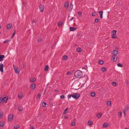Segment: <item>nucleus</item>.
Here are the masks:
<instances>
[{
  "instance_id": "nucleus-44",
  "label": "nucleus",
  "mask_w": 129,
  "mask_h": 129,
  "mask_svg": "<svg viewBox=\"0 0 129 129\" xmlns=\"http://www.w3.org/2000/svg\"><path fill=\"white\" fill-rule=\"evenodd\" d=\"M129 109V108L128 107V106H127V107H126L125 108V110H126V111H127Z\"/></svg>"
},
{
  "instance_id": "nucleus-14",
  "label": "nucleus",
  "mask_w": 129,
  "mask_h": 129,
  "mask_svg": "<svg viewBox=\"0 0 129 129\" xmlns=\"http://www.w3.org/2000/svg\"><path fill=\"white\" fill-rule=\"evenodd\" d=\"M77 29V28L75 27H70V31H74Z\"/></svg>"
},
{
  "instance_id": "nucleus-35",
  "label": "nucleus",
  "mask_w": 129,
  "mask_h": 129,
  "mask_svg": "<svg viewBox=\"0 0 129 129\" xmlns=\"http://www.w3.org/2000/svg\"><path fill=\"white\" fill-rule=\"evenodd\" d=\"M71 125L72 126H74L75 125V121L73 120V122H72L71 123Z\"/></svg>"
},
{
  "instance_id": "nucleus-63",
  "label": "nucleus",
  "mask_w": 129,
  "mask_h": 129,
  "mask_svg": "<svg viewBox=\"0 0 129 129\" xmlns=\"http://www.w3.org/2000/svg\"><path fill=\"white\" fill-rule=\"evenodd\" d=\"M125 129H128V128H125Z\"/></svg>"
},
{
  "instance_id": "nucleus-5",
  "label": "nucleus",
  "mask_w": 129,
  "mask_h": 129,
  "mask_svg": "<svg viewBox=\"0 0 129 129\" xmlns=\"http://www.w3.org/2000/svg\"><path fill=\"white\" fill-rule=\"evenodd\" d=\"M44 6L43 5H41L39 6V10L41 12H42L44 11Z\"/></svg>"
},
{
  "instance_id": "nucleus-8",
  "label": "nucleus",
  "mask_w": 129,
  "mask_h": 129,
  "mask_svg": "<svg viewBox=\"0 0 129 129\" xmlns=\"http://www.w3.org/2000/svg\"><path fill=\"white\" fill-rule=\"evenodd\" d=\"M118 53V52L117 50H114L113 51L112 53L113 56H116V55Z\"/></svg>"
},
{
  "instance_id": "nucleus-37",
  "label": "nucleus",
  "mask_w": 129,
  "mask_h": 129,
  "mask_svg": "<svg viewBox=\"0 0 129 129\" xmlns=\"http://www.w3.org/2000/svg\"><path fill=\"white\" fill-rule=\"evenodd\" d=\"M37 97L38 99H40L41 97V95L39 93H38L37 96Z\"/></svg>"
},
{
  "instance_id": "nucleus-12",
  "label": "nucleus",
  "mask_w": 129,
  "mask_h": 129,
  "mask_svg": "<svg viewBox=\"0 0 129 129\" xmlns=\"http://www.w3.org/2000/svg\"><path fill=\"white\" fill-rule=\"evenodd\" d=\"M111 59L114 61H115L117 59V57L116 56H112Z\"/></svg>"
},
{
  "instance_id": "nucleus-11",
  "label": "nucleus",
  "mask_w": 129,
  "mask_h": 129,
  "mask_svg": "<svg viewBox=\"0 0 129 129\" xmlns=\"http://www.w3.org/2000/svg\"><path fill=\"white\" fill-rule=\"evenodd\" d=\"M98 13H99L100 17L101 19H102L103 18V11H99Z\"/></svg>"
},
{
  "instance_id": "nucleus-4",
  "label": "nucleus",
  "mask_w": 129,
  "mask_h": 129,
  "mask_svg": "<svg viewBox=\"0 0 129 129\" xmlns=\"http://www.w3.org/2000/svg\"><path fill=\"white\" fill-rule=\"evenodd\" d=\"M13 66L14 68V69L15 73L17 74H18L20 71L19 69V68L18 67H15L14 65H13Z\"/></svg>"
},
{
  "instance_id": "nucleus-51",
  "label": "nucleus",
  "mask_w": 129,
  "mask_h": 129,
  "mask_svg": "<svg viewBox=\"0 0 129 129\" xmlns=\"http://www.w3.org/2000/svg\"><path fill=\"white\" fill-rule=\"evenodd\" d=\"M22 65H23V68H24L25 67H26V65L24 64V63H22Z\"/></svg>"
},
{
  "instance_id": "nucleus-49",
  "label": "nucleus",
  "mask_w": 129,
  "mask_h": 129,
  "mask_svg": "<svg viewBox=\"0 0 129 129\" xmlns=\"http://www.w3.org/2000/svg\"><path fill=\"white\" fill-rule=\"evenodd\" d=\"M121 113L120 112H118V115L119 116H121Z\"/></svg>"
},
{
  "instance_id": "nucleus-3",
  "label": "nucleus",
  "mask_w": 129,
  "mask_h": 129,
  "mask_svg": "<svg viewBox=\"0 0 129 129\" xmlns=\"http://www.w3.org/2000/svg\"><path fill=\"white\" fill-rule=\"evenodd\" d=\"M3 98L0 97V104H1L4 102L7 101L8 99V98L7 96L5 95H3Z\"/></svg>"
},
{
  "instance_id": "nucleus-59",
  "label": "nucleus",
  "mask_w": 129,
  "mask_h": 129,
  "mask_svg": "<svg viewBox=\"0 0 129 129\" xmlns=\"http://www.w3.org/2000/svg\"><path fill=\"white\" fill-rule=\"evenodd\" d=\"M70 5H72V6H73V4L72 3V1L70 3Z\"/></svg>"
},
{
  "instance_id": "nucleus-46",
  "label": "nucleus",
  "mask_w": 129,
  "mask_h": 129,
  "mask_svg": "<svg viewBox=\"0 0 129 129\" xmlns=\"http://www.w3.org/2000/svg\"><path fill=\"white\" fill-rule=\"evenodd\" d=\"M99 21V19H96L95 20V21L96 22H98Z\"/></svg>"
},
{
  "instance_id": "nucleus-31",
  "label": "nucleus",
  "mask_w": 129,
  "mask_h": 129,
  "mask_svg": "<svg viewBox=\"0 0 129 129\" xmlns=\"http://www.w3.org/2000/svg\"><path fill=\"white\" fill-rule=\"evenodd\" d=\"M77 50L79 52H80L81 51V49L80 48H78L77 49Z\"/></svg>"
},
{
  "instance_id": "nucleus-16",
  "label": "nucleus",
  "mask_w": 129,
  "mask_h": 129,
  "mask_svg": "<svg viewBox=\"0 0 129 129\" xmlns=\"http://www.w3.org/2000/svg\"><path fill=\"white\" fill-rule=\"evenodd\" d=\"M5 125V122L4 121L0 122V126L1 127Z\"/></svg>"
},
{
  "instance_id": "nucleus-34",
  "label": "nucleus",
  "mask_w": 129,
  "mask_h": 129,
  "mask_svg": "<svg viewBox=\"0 0 129 129\" xmlns=\"http://www.w3.org/2000/svg\"><path fill=\"white\" fill-rule=\"evenodd\" d=\"M106 71V69L104 67L103 68H102V71L103 72H105Z\"/></svg>"
},
{
  "instance_id": "nucleus-19",
  "label": "nucleus",
  "mask_w": 129,
  "mask_h": 129,
  "mask_svg": "<svg viewBox=\"0 0 129 129\" xmlns=\"http://www.w3.org/2000/svg\"><path fill=\"white\" fill-rule=\"evenodd\" d=\"M112 35H115L116 33V30H114L111 32Z\"/></svg>"
},
{
  "instance_id": "nucleus-43",
  "label": "nucleus",
  "mask_w": 129,
  "mask_h": 129,
  "mask_svg": "<svg viewBox=\"0 0 129 129\" xmlns=\"http://www.w3.org/2000/svg\"><path fill=\"white\" fill-rule=\"evenodd\" d=\"M9 40H5L4 42V43H7L8 42H9Z\"/></svg>"
},
{
  "instance_id": "nucleus-23",
  "label": "nucleus",
  "mask_w": 129,
  "mask_h": 129,
  "mask_svg": "<svg viewBox=\"0 0 129 129\" xmlns=\"http://www.w3.org/2000/svg\"><path fill=\"white\" fill-rule=\"evenodd\" d=\"M49 66L47 65H46L45 68V71H47L49 69Z\"/></svg>"
},
{
  "instance_id": "nucleus-6",
  "label": "nucleus",
  "mask_w": 129,
  "mask_h": 129,
  "mask_svg": "<svg viewBox=\"0 0 129 129\" xmlns=\"http://www.w3.org/2000/svg\"><path fill=\"white\" fill-rule=\"evenodd\" d=\"M13 115H9V116L8 117V120L9 121H11L12 120L13 117Z\"/></svg>"
},
{
  "instance_id": "nucleus-55",
  "label": "nucleus",
  "mask_w": 129,
  "mask_h": 129,
  "mask_svg": "<svg viewBox=\"0 0 129 129\" xmlns=\"http://www.w3.org/2000/svg\"><path fill=\"white\" fill-rule=\"evenodd\" d=\"M34 128L33 126H31L30 127V129H34Z\"/></svg>"
},
{
  "instance_id": "nucleus-52",
  "label": "nucleus",
  "mask_w": 129,
  "mask_h": 129,
  "mask_svg": "<svg viewBox=\"0 0 129 129\" xmlns=\"http://www.w3.org/2000/svg\"><path fill=\"white\" fill-rule=\"evenodd\" d=\"M68 118V117L67 116H65L64 117V119H66Z\"/></svg>"
},
{
  "instance_id": "nucleus-30",
  "label": "nucleus",
  "mask_w": 129,
  "mask_h": 129,
  "mask_svg": "<svg viewBox=\"0 0 129 129\" xmlns=\"http://www.w3.org/2000/svg\"><path fill=\"white\" fill-rule=\"evenodd\" d=\"M67 58V56L66 55H65L63 56L62 58L63 59L66 60Z\"/></svg>"
},
{
  "instance_id": "nucleus-17",
  "label": "nucleus",
  "mask_w": 129,
  "mask_h": 129,
  "mask_svg": "<svg viewBox=\"0 0 129 129\" xmlns=\"http://www.w3.org/2000/svg\"><path fill=\"white\" fill-rule=\"evenodd\" d=\"M18 98L19 99H21L22 98V96H23L22 93V92L20 93V94H18Z\"/></svg>"
},
{
  "instance_id": "nucleus-27",
  "label": "nucleus",
  "mask_w": 129,
  "mask_h": 129,
  "mask_svg": "<svg viewBox=\"0 0 129 129\" xmlns=\"http://www.w3.org/2000/svg\"><path fill=\"white\" fill-rule=\"evenodd\" d=\"M93 122L92 121H88V123L89 125H91L93 124Z\"/></svg>"
},
{
  "instance_id": "nucleus-20",
  "label": "nucleus",
  "mask_w": 129,
  "mask_h": 129,
  "mask_svg": "<svg viewBox=\"0 0 129 129\" xmlns=\"http://www.w3.org/2000/svg\"><path fill=\"white\" fill-rule=\"evenodd\" d=\"M36 80V79L35 78H31L30 81L31 82H34Z\"/></svg>"
},
{
  "instance_id": "nucleus-38",
  "label": "nucleus",
  "mask_w": 129,
  "mask_h": 129,
  "mask_svg": "<svg viewBox=\"0 0 129 129\" xmlns=\"http://www.w3.org/2000/svg\"><path fill=\"white\" fill-rule=\"evenodd\" d=\"M68 110V108L67 107L64 111L63 113V114H65L66 113L67 111Z\"/></svg>"
},
{
  "instance_id": "nucleus-1",
  "label": "nucleus",
  "mask_w": 129,
  "mask_h": 129,
  "mask_svg": "<svg viewBox=\"0 0 129 129\" xmlns=\"http://www.w3.org/2000/svg\"><path fill=\"white\" fill-rule=\"evenodd\" d=\"M82 72L80 70H77L74 74L75 77L77 78H81L82 76Z\"/></svg>"
},
{
  "instance_id": "nucleus-42",
  "label": "nucleus",
  "mask_w": 129,
  "mask_h": 129,
  "mask_svg": "<svg viewBox=\"0 0 129 129\" xmlns=\"http://www.w3.org/2000/svg\"><path fill=\"white\" fill-rule=\"evenodd\" d=\"M112 35V38L113 39H115L116 38V36L115 35Z\"/></svg>"
},
{
  "instance_id": "nucleus-28",
  "label": "nucleus",
  "mask_w": 129,
  "mask_h": 129,
  "mask_svg": "<svg viewBox=\"0 0 129 129\" xmlns=\"http://www.w3.org/2000/svg\"><path fill=\"white\" fill-rule=\"evenodd\" d=\"M23 107L22 106H20L18 108V109L19 111H21L23 109Z\"/></svg>"
},
{
  "instance_id": "nucleus-15",
  "label": "nucleus",
  "mask_w": 129,
  "mask_h": 129,
  "mask_svg": "<svg viewBox=\"0 0 129 129\" xmlns=\"http://www.w3.org/2000/svg\"><path fill=\"white\" fill-rule=\"evenodd\" d=\"M108 126V124L106 123H104L103 125V127L104 128H106Z\"/></svg>"
},
{
  "instance_id": "nucleus-40",
  "label": "nucleus",
  "mask_w": 129,
  "mask_h": 129,
  "mask_svg": "<svg viewBox=\"0 0 129 129\" xmlns=\"http://www.w3.org/2000/svg\"><path fill=\"white\" fill-rule=\"evenodd\" d=\"M15 30L14 33H13V34L12 36H11V38H13V37H14V35H15Z\"/></svg>"
},
{
  "instance_id": "nucleus-2",
  "label": "nucleus",
  "mask_w": 129,
  "mask_h": 129,
  "mask_svg": "<svg viewBox=\"0 0 129 129\" xmlns=\"http://www.w3.org/2000/svg\"><path fill=\"white\" fill-rule=\"evenodd\" d=\"M80 96V94H79L75 93V94H69L68 95V98L69 99L71 98V97H72L74 99L77 100L79 98Z\"/></svg>"
},
{
  "instance_id": "nucleus-48",
  "label": "nucleus",
  "mask_w": 129,
  "mask_h": 129,
  "mask_svg": "<svg viewBox=\"0 0 129 129\" xmlns=\"http://www.w3.org/2000/svg\"><path fill=\"white\" fill-rule=\"evenodd\" d=\"M95 13H93L92 14V16H95Z\"/></svg>"
},
{
  "instance_id": "nucleus-39",
  "label": "nucleus",
  "mask_w": 129,
  "mask_h": 129,
  "mask_svg": "<svg viewBox=\"0 0 129 129\" xmlns=\"http://www.w3.org/2000/svg\"><path fill=\"white\" fill-rule=\"evenodd\" d=\"M107 104L109 106H110L111 104V103L110 101H108L107 103Z\"/></svg>"
},
{
  "instance_id": "nucleus-62",
  "label": "nucleus",
  "mask_w": 129,
  "mask_h": 129,
  "mask_svg": "<svg viewBox=\"0 0 129 129\" xmlns=\"http://www.w3.org/2000/svg\"><path fill=\"white\" fill-rule=\"evenodd\" d=\"M46 89H45V92H44V94H45V92H46Z\"/></svg>"
},
{
  "instance_id": "nucleus-50",
  "label": "nucleus",
  "mask_w": 129,
  "mask_h": 129,
  "mask_svg": "<svg viewBox=\"0 0 129 129\" xmlns=\"http://www.w3.org/2000/svg\"><path fill=\"white\" fill-rule=\"evenodd\" d=\"M71 72H68L67 73V74L68 75H70L71 74Z\"/></svg>"
},
{
  "instance_id": "nucleus-58",
  "label": "nucleus",
  "mask_w": 129,
  "mask_h": 129,
  "mask_svg": "<svg viewBox=\"0 0 129 129\" xmlns=\"http://www.w3.org/2000/svg\"><path fill=\"white\" fill-rule=\"evenodd\" d=\"M55 91L56 92H58V90H57V89H55Z\"/></svg>"
},
{
  "instance_id": "nucleus-57",
  "label": "nucleus",
  "mask_w": 129,
  "mask_h": 129,
  "mask_svg": "<svg viewBox=\"0 0 129 129\" xmlns=\"http://www.w3.org/2000/svg\"><path fill=\"white\" fill-rule=\"evenodd\" d=\"M23 5H24L25 6V5H26V4L24 2H23Z\"/></svg>"
},
{
  "instance_id": "nucleus-33",
  "label": "nucleus",
  "mask_w": 129,
  "mask_h": 129,
  "mask_svg": "<svg viewBox=\"0 0 129 129\" xmlns=\"http://www.w3.org/2000/svg\"><path fill=\"white\" fill-rule=\"evenodd\" d=\"M19 127V125L14 126V128L15 129H18Z\"/></svg>"
},
{
  "instance_id": "nucleus-53",
  "label": "nucleus",
  "mask_w": 129,
  "mask_h": 129,
  "mask_svg": "<svg viewBox=\"0 0 129 129\" xmlns=\"http://www.w3.org/2000/svg\"><path fill=\"white\" fill-rule=\"evenodd\" d=\"M34 23H35V20H33V21H32V24H33Z\"/></svg>"
},
{
  "instance_id": "nucleus-7",
  "label": "nucleus",
  "mask_w": 129,
  "mask_h": 129,
  "mask_svg": "<svg viewBox=\"0 0 129 129\" xmlns=\"http://www.w3.org/2000/svg\"><path fill=\"white\" fill-rule=\"evenodd\" d=\"M4 65L2 63L0 64V71L2 72H3L4 71L3 67Z\"/></svg>"
},
{
  "instance_id": "nucleus-56",
  "label": "nucleus",
  "mask_w": 129,
  "mask_h": 129,
  "mask_svg": "<svg viewBox=\"0 0 129 129\" xmlns=\"http://www.w3.org/2000/svg\"><path fill=\"white\" fill-rule=\"evenodd\" d=\"M75 18L72 17L70 19V21H72V20L74 19Z\"/></svg>"
},
{
  "instance_id": "nucleus-29",
  "label": "nucleus",
  "mask_w": 129,
  "mask_h": 129,
  "mask_svg": "<svg viewBox=\"0 0 129 129\" xmlns=\"http://www.w3.org/2000/svg\"><path fill=\"white\" fill-rule=\"evenodd\" d=\"M3 112L2 110H0V116L1 117H2L3 116Z\"/></svg>"
},
{
  "instance_id": "nucleus-9",
  "label": "nucleus",
  "mask_w": 129,
  "mask_h": 129,
  "mask_svg": "<svg viewBox=\"0 0 129 129\" xmlns=\"http://www.w3.org/2000/svg\"><path fill=\"white\" fill-rule=\"evenodd\" d=\"M36 86V84L35 83H33L31 84L30 86V88L32 89H34Z\"/></svg>"
},
{
  "instance_id": "nucleus-24",
  "label": "nucleus",
  "mask_w": 129,
  "mask_h": 129,
  "mask_svg": "<svg viewBox=\"0 0 129 129\" xmlns=\"http://www.w3.org/2000/svg\"><path fill=\"white\" fill-rule=\"evenodd\" d=\"M62 24V21H60L58 23V27L60 26Z\"/></svg>"
},
{
  "instance_id": "nucleus-25",
  "label": "nucleus",
  "mask_w": 129,
  "mask_h": 129,
  "mask_svg": "<svg viewBox=\"0 0 129 129\" xmlns=\"http://www.w3.org/2000/svg\"><path fill=\"white\" fill-rule=\"evenodd\" d=\"M46 103L45 102H43L42 103V106L43 107H46Z\"/></svg>"
},
{
  "instance_id": "nucleus-13",
  "label": "nucleus",
  "mask_w": 129,
  "mask_h": 129,
  "mask_svg": "<svg viewBox=\"0 0 129 129\" xmlns=\"http://www.w3.org/2000/svg\"><path fill=\"white\" fill-rule=\"evenodd\" d=\"M5 56L3 55H0V61H3V59L4 58Z\"/></svg>"
},
{
  "instance_id": "nucleus-36",
  "label": "nucleus",
  "mask_w": 129,
  "mask_h": 129,
  "mask_svg": "<svg viewBox=\"0 0 129 129\" xmlns=\"http://www.w3.org/2000/svg\"><path fill=\"white\" fill-rule=\"evenodd\" d=\"M65 98L64 95L63 94L61 95L60 96V98L62 99H64Z\"/></svg>"
},
{
  "instance_id": "nucleus-61",
  "label": "nucleus",
  "mask_w": 129,
  "mask_h": 129,
  "mask_svg": "<svg viewBox=\"0 0 129 129\" xmlns=\"http://www.w3.org/2000/svg\"><path fill=\"white\" fill-rule=\"evenodd\" d=\"M84 84H82V85H81V87H83V86H84Z\"/></svg>"
},
{
  "instance_id": "nucleus-32",
  "label": "nucleus",
  "mask_w": 129,
  "mask_h": 129,
  "mask_svg": "<svg viewBox=\"0 0 129 129\" xmlns=\"http://www.w3.org/2000/svg\"><path fill=\"white\" fill-rule=\"evenodd\" d=\"M117 66L119 67H122L123 66V65L121 63H118L117 64Z\"/></svg>"
},
{
  "instance_id": "nucleus-47",
  "label": "nucleus",
  "mask_w": 129,
  "mask_h": 129,
  "mask_svg": "<svg viewBox=\"0 0 129 129\" xmlns=\"http://www.w3.org/2000/svg\"><path fill=\"white\" fill-rule=\"evenodd\" d=\"M126 110H124L123 111V113L124 114V116H125V113H126Z\"/></svg>"
},
{
  "instance_id": "nucleus-60",
  "label": "nucleus",
  "mask_w": 129,
  "mask_h": 129,
  "mask_svg": "<svg viewBox=\"0 0 129 129\" xmlns=\"http://www.w3.org/2000/svg\"><path fill=\"white\" fill-rule=\"evenodd\" d=\"M41 39H39L38 40V41L39 42H40L41 41Z\"/></svg>"
},
{
  "instance_id": "nucleus-18",
  "label": "nucleus",
  "mask_w": 129,
  "mask_h": 129,
  "mask_svg": "<svg viewBox=\"0 0 129 129\" xmlns=\"http://www.w3.org/2000/svg\"><path fill=\"white\" fill-rule=\"evenodd\" d=\"M95 94L94 92H92L90 93V95L92 97H94L95 96Z\"/></svg>"
},
{
  "instance_id": "nucleus-26",
  "label": "nucleus",
  "mask_w": 129,
  "mask_h": 129,
  "mask_svg": "<svg viewBox=\"0 0 129 129\" xmlns=\"http://www.w3.org/2000/svg\"><path fill=\"white\" fill-rule=\"evenodd\" d=\"M102 116V114L100 113H98L96 115L99 118H101Z\"/></svg>"
},
{
  "instance_id": "nucleus-41",
  "label": "nucleus",
  "mask_w": 129,
  "mask_h": 129,
  "mask_svg": "<svg viewBox=\"0 0 129 129\" xmlns=\"http://www.w3.org/2000/svg\"><path fill=\"white\" fill-rule=\"evenodd\" d=\"M112 85L114 86H116V83L115 82H112Z\"/></svg>"
},
{
  "instance_id": "nucleus-21",
  "label": "nucleus",
  "mask_w": 129,
  "mask_h": 129,
  "mask_svg": "<svg viewBox=\"0 0 129 129\" xmlns=\"http://www.w3.org/2000/svg\"><path fill=\"white\" fill-rule=\"evenodd\" d=\"M69 5V3L68 2H66L64 4V7L65 8H67L68 7Z\"/></svg>"
},
{
  "instance_id": "nucleus-54",
  "label": "nucleus",
  "mask_w": 129,
  "mask_h": 129,
  "mask_svg": "<svg viewBox=\"0 0 129 129\" xmlns=\"http://www.w3.org/2000/svg\"><path fill=\"white\" fill-rule=\"evenodd\" d=\"M70 8H71V10H72L73 9V6H72V5H70Z\"/></svg>"
},
{
  "instance_id": "nucleus-22",
  "label": "nucleus",
  "mask_w": 129,
  "mask_h": 129,
  "mask_svg": "<svg viewBox=\"0 0 129 129\" xmlns=\"http://www.w3.org/2000/svg\"><path fill=\"white\" fill-rule=\"evenodd\" d=\"M99 63L101 65H103L104 64V61L103 60H100L99 61Z\"/></svg>"
},
{
  "instance_id": "nucleus-64",
  "label": "nucleus",
  "mask_w": 129,
  "mask_h": 129,
  "mask_svg": "<svg viewBox=\"0 0 129 129\" xmlns=\"http://www.w3.org/2000/svg\"><path fill=\"white\" fill-rule=\"evenodd\" d=\"M1 28V26L0 25V29Z\"/></svg>"
},
{
  "instance_id": "nucleus-10",
  "label": "nucleus",
  "mask_w": 129,
  "mask_h": 129,
  "mask_svg": "<svg viewBox=\"0 0 129 129\" xmlns=\"http://www.w3.org/2000/svg\"><path fill=\"white\" fill-rule=\"evenodd\" d=\"M12 26L11 24H8L7 26V30H9Z\"/></svg>"
},
{
  "instance_id": "nucleus-45",
  "label": "nucleus",
  "mask_w": 129,
  "mask_h": 129,
  "mask_svg": "<svg viewBox=\"0 0 129 129\" xmlns=\"http://www.w3.org/2000/svg\"><path fill=\"white\" fill-rule=\"evenodd\" d=\"M78 14L79 15H81L82 14V13L81 12L79 11L78 12Z\"/></svg>"
}]
</instances>
